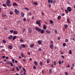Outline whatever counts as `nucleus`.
<instances>
[{"mask_svg":"<svg viewBox=\"0 0 75 75\" xmlns=\"http://www.w3.org/2000/svg\"><path fill=\"white\" fill-rule=\"evenodd\" d=\"M6 4L8 6V7H10L11 6V4H10V0H7L6 1Z\"/></svg>","mask_w":75,"mask_h":75,"instance_id":"1","label":"nucleus"},{"mask_svg":"<svg viewBox=\"0 0 75 75\" xmlns=\"http://www.w3.org/2000/svg\"><path fill=\"white\" fill-rule=\"evenodd\" d=\"M35 29L38 32H40V31H41L42 29H41L39 28L36 27H35Z\"/></svg>","mask_w":75,"mask_h":75,"instance_id":"2","label":"nucleus"},{"mask_svg":"<svg viewBox=\"0 0 75 75\" xmlns=\"http://www.w3.org/2000/svg\"><path fill=\"white\" fill-rule=\"evenodd\" d=\"M67 9L69 12H70L72 10L71 8L70 7H68L67 8Z\"/></svg>","mask_w":75,"mask_h":75,"instance_id":"3","label":"nucleus"},{"mask_svg":"<svg viewBox=\"0 0 75 75\" xmlns=\"http://www.w3.org/2000/svg\"><path fill=\"white\" fill-rule=\"evenodd\" d=\"M14 10L15 13H16V14H19V11H18L16 9H15Z\"/></svg>","mask_w":75,"mask_h":75,"instance_id":"4","label":"nucleus"},{"mask_svg":"<svg viewBox=\"0 0 75 75\" xmlns=\"http://www.w3.org/2000/svg\"><path fill=\"white\" fill-rule=\"evenodd\" d=\"M13 36L11 35L8 37V39L9 40H11V39H12V38H13Z\"/></svg>","mask_w":75,"mask_h":75,"instance_id":"5","label":"nucleus"},{"mask_svg":"<svg viewBox=\"0 0 75 75\" xmlns=\"http://www.w3.org/2000/svg\"><path fill=\"white\" fill-rule=\"evenodd\" d=\"M37 24H38L40 26V21H37L36 22Z\"/></svg>","mask_w":75,"mask_h":75,"instance_id":"6","label":"nucleus"},{"mask_svg":"<svg viewBox=\"0 0 75 75\" xmlns=\"http://www.w3.org/2000/svg\"><path fill=\"white\" fill-rule=\"evenodd\" d=\"M8 48L9 49L11 50V49L13 48V46H12L11 45H9L8 46Z\"/></svg>","mask_w":75,"mask_h":75,"instance_id":"7","label":"nucleus"},{"mask_svg":"<svg viewBox=\"0 0 75 75\" xmlns=\"http://www.w3.org/2000/svg\"><path fill=\"white\" fill-rule=\"evenodd\" d=\"M34 63L35 65L37 66L38 65V63L36 61H35L34 62Z\"/></svg>","mask_w":75,"mask_h":75,"instance_id":"8","label":"nucleus"},{"mask_svg":"<svg viewBox=\"0 0 75 75\" xmlns=\"http://www.w3.org/2000/svg\"><path fill=\"white\" fill-rule=\"evenodd\" d=\"M34 44H32L31 45H30V47L31 48H32L34 47Z\"/></svg>","mask_w":75,"mask_h":75,"instance_id":"9","label":"nucleus"},{"mask_svg":"<svg viewBox=\"0 0 75 75\" xmlns=\"http://www.w3.org/2000/svg\"><path fill=\"white\" fill-rule=\"evenodd\" d=\"M49 72L51 74L52 73V70L50 69H49Z\"/></svg>","mask_w":75,"mask_h":75,"instance_id":"10","label":"nucleus"},{"mask_svg":"<svg viewBox=\"0 0 75 75\" xmlns=\"http://www.w3.org/2000/svg\"><path fill=\"white\" fill-rule=\"evenodd\" d=\"M13 6H17V4L16 3V2H14L13 3Z\"/></svg>","mask_w":75,"mask_h":75,"instance_id":"11","label":"nucleus"},{"mask_svg":"<svg viewBox=\"0 0 75 75\" xmlns=\"http://www.w3.org/2000/svg\"><path fill=\"white\" fill-rule=\"evenodd\" d=\"M67 22H68V23H69H69H70V19H69V18H67Z\"/></svg>","mask_w":75,"mask_h":75,"instance_id":"12","label":"nucleus"},{"mask_svg":"<svg viewBox=\"0 0 75 75\" xmlns=\"http://www.w3.org/2000/svg\"><path fill=\"white\" fill-rule=\"evenodd\" d=\"M50 47L51 48V49H53V44H51L50 46Z\"/></svg>","mask_w":75,"mask_h":75,"instance_id":"13","label":"nucleus"},{"mask_svg":"<svg viewBox=\"0 0 75 75\" xmlns=\"http://www.w3.org/2000/svg\"><path fill=\"white\" fill-rule=\"evenodd\" d=\"M33 4L34 5H38V3L36 2H34L33 3Z\"/></svg>","mask_w":75,"mask_h":75,"instance_id":"14","label":"nucleus"},{"mask_svg":"<svg viewBox=\"0 0 75 75\" xmlns=\"http://www.w3.org/2000/svg\"><path fill=\"white\" fill-rule=\"evenodd\" d=\"M46 32L47 33H48V34H50V31L47 29L46 30Z\"/></svg>","mask_w":75,"mask_h":75,"instance_id":"15","label":"nucleus"},{"mask_svg":"<svg viewBox=\"0 0 75 75\" xmlns=\"http://www.w3.org/2000/svg\"><path fill=\"white\" fill-rule=\"evenodd\" d=\"M45 31V30H41V31H40V32H41V34H43L44 32Z\"/></svg>","mask_w":75,"mask_h":75,"instance_id":"16","label":"nucleus"},{"mask_svg":"<svg viewBox=\"0 0 75 75\" xmlns=\"http://www.w3.org/2000/svg\"><path fill=\"white\" fill-rule=\"evenodd\" d=\"M46 26H45V24H44L43 25V28L44 29V30H46Z\"/></svg>","mask_w":75,"mask_h":75,"instance_id":"17","label":"nucleus"},{"mask_svg":"<svg viewBox=\"0 0 75 75\" xmlns=\"http://www.w3.org/2000/svg\"><path fill=\"white\" fill-rule=\"evenodd\" d=\"M38 43L39 44V45H41L42 44V42L40 40H38Z\"/></svg>","mask_w":75,"mask_h":75,"instance_id":"18","label":"nucleus"},{"mask_svg":"<svg viewBox=\"0 0 75 75\" xmlns=\"http://www.w3.org/2000/svg\"><path fill=\"white\" fill-rule=\"evenodd\" d=\"M22 17H24V13L23 12H22L21 13Z\"/></svg>","mask_w":75,"mask_h":75,"instance_id":"19","label":"nucleus"},{"mask_svg":"<svg viewBox=\"0 0 75 75\" xmlns=\"http://www.w3.org/2000/svg\"><path fill=\"white\" fill-rule=\"evenodd\" d=\"M61 18V16H59L57 17V18H58V20H60Z\"/></svg>","mask_w":75,"mask_h":75,"instance_id":"20","label":"nucleus"},{"mask_svg":"<svg viewBox=\"0 0 75 75\" xmlns=\"http://www.w3.org/2000/svg\"><path fill=\"white\" fill-rule=\"evenodd\" d=\"M13 33L15 34H17V33H18V32H17V31H13Z\"/></svg>","mask_w":75,"mask_h":75,"instance_id":"21","label":"nucleus"},{"mask_svg":"<svg viewBox=\"0 0 75 75\" xmlns=\"http://www.w3.org/2000/svg\"><path fill=\"white\" fill-rule=\"evenodd\" d=\"M16 39V36H14L13 38V40H15V39Z\"/></svg>","mask_w":75,"mask_h":75,"instance_id":"22","label":"nucleus"},{"mask_svg":"<svg viewBox=\"0 0 75 75\" xmlns=\"http://www.w3.org/2000/svg\"><path fill=\"white\" fill-rule=\"evenodd\" d=\"M31 31H32V30L31 28H30L29 30V33H31Z\"/></svg>","mask_w":75,"mask_h":75,"instance_id":"23","label":"nucleus"},{"mask_svg":"<svg viewBox=\"0 0 75 75\" xmlns=\"http://www.w3.org/2000/svg\"><path fill=\"white\" fill-rule=\"evenodd\" d=\"M9 13L11 15H12L13 14V12L12 11H10L9 12Z\"/></svg>","mask_w":75,"mask_h":75,"instance_id":"24","label":"nucleus"},{"mask_svg":"<svg viewBox=\"0 0 75 75\" xmlns=\"http://www.w3.org/2000/svg\"><path fill=\"white\" fill-rule=\"evenodd\" d=\"M40 66H42V65L43 64L42 62L41 61H40Z\"/></svg>","mask_w":75,"mask_h":75,"instance_id":"25","label":"nucleus"},{"mask_svg":"<svg viewBox=\"0 0 75 75\" xmlns=\"http://www.w3.org/2000/svg\"><path fill=\"white\" fill-rule=\"evenodd\" d=\"M2 42H3V43L5 44V43H6V41L5 40H3L2 41Z\"/></svg>","mask_w":75,"mask_h":75,"instance_id":"26","label":"nucleus"},{"mask_svg":"<svg viewBox=\"0 0 75 75\" xmlns=\"http://www.w3.org/2000/svg\"><path fill=\"white\" fill-rule=\"evenodd\" d=\"M22 46L24 47V48H25L26 47V46H25V45L24 44H22Z\"/></svg>","mask_w":75,"mask_h":75,"instance_id":"27","label":"nucleus"},{"mask_svg":"<svg viewBox=\"0 0 75 75\" xmlns=\"http://www.w3.org/2000/svg\"><path fill=\"white\" fill-rule=\"evenodd\" d=\"M50 62V59H48L47 60V63H49Z\"/></svg>","mask_w":75,"mask_h":75,"instance_id":"28","label":"nucleus"},{"mask_svg":"<svg viewBox=\"0 0 75 75\" xmlns=\"http://www.w3.org/2000/svg\"><path fill=\"white\" fill-rule=\"evenodd\" d=\"M64 27H65V28H67L68 27V25L67 24H66L64 25Z\"/></svg>","mask_w":75,"mask_h":75,"instance_id":"29","label":"nucleus"},{"mask_svg":"<svg viewBox=\"0 0 75 75\" xmlns=\"http://www.w3.org/2000/svg\"><path fill=\"white\" fill-rule=\"evenodd\" d=\"M21 56L22 57H24V54L23 53H21Z\"/></svg>","mask_w":75,"mask_h":75,"instance_id":"30","label":"nucleus"},{"mask_svg":"<svg viewBox=\"0 0 75 75\" xmlns=\"http://www.w3.org/2000/svg\"><path fill=\"white\" fill-rule=\"evenodd\" d=\"M50 23H51V24H53V23H54L53 21L52 20L50 21Z\"/></svg>","mask_w":75,"mask_h":75,"instance_id":"31","label":"nucleus"},{"mask_svg":"<svg viewBox=\"0 0 75 75\" xmlns=\"http://www.w3.org/2000/svg\"><path fill=\"white\" fill-rule=\"evenodd\" d=\"M23 70L25 72H26V70L25 69H24V67H23Z\"/></svg>","mask_w":75,"mask_h":75,"instance_id":"32","label":"nucleus"},{"mask_svg":"<svg viewBox=\"0 0 75 75\" xmlns=\"http://www.w3.org/2000/svg\"><path fill=\"white\" fill-rule=\"evenodd\" d=\"M10 62H8V61H7L6 62V63L8 64H10Z\"/></svg>","mask_w":75,"mask_h":75,"instance_id":"33","label":"nucleus"},{"mask_svg":"<svg viewBox=\"0 0 75 75\" xmlns=\"http://www.w3.org/2000/svg\"><path fill=\"white\" fill-rule=\"evenodd\" d=\"M66 44L65 43H64L63 44V46H64V47H65L66 46Z\"/></svg>","mask_w":75,"mask_h":75,"instance_id":"34","label":"nucleus"},{"mask_svg":"<svg viewBox=\"0 0 75 75\" xmlns=\"http://www.w3.org/2000/svg\"><path fill=\"white\" fill-rule=\"evenodd\" d=\"M12 62L13 63H14L15 62H14V61H15V60L14 59H12Z\"/></svg>","mask_w":75,"mask_h":75,"instance_id":"35","label":"nucleus"},{"mask_svg":"<svg viewBox=\"0 0 75 75\" xmlns=\"http://www.w3.org/2000/svg\"><path fill=\"white\" fill-rule=\"evenodd\" d=\"M10 64H11V67H13V63L12 62L10 63Z\"/></svg>","mask_w":75,"mask_h":75,"instance_id":"36","label":"nucleus"},{"mask_svg":"<svg viewBox=\"0 0 75 75\" xmlns=\"http://www.w3.org/2000/svg\"><path fill=\"white\" fill-rule=\"evenodd\" d=\"M25 29H24V28H23V30H22V31L23 33H24V32H25Z\"/></svg>","mask_w":75,"mask_h":75,"instance_id":"37","label":"nucleus"},{"mask_svg":"<svg viewBox=\"0 0 75 75\" xmlns=\"http://www.w3.org/2000/svg\"><path fill=\"white\" fill-rule=\"evenodd\" d=\"M20 42H24V41L22 39H21L20 40Z\"/></svg>","mask_w":75,"mask_h":75,"instance_id":"38","label":"nucleus"},{"mask_svg":"<svg viewBox=\"0 0 75 75\" xmlns=\"http://www.w3.org/2000/svg\"><path fill=\"white\" fill-rule=\"evenodd\" d=\"M54 65H55V66L56 65V64H57L56 62L54 61Z\"/></svg>","mask_w":75,"mask_h":75,"instance_id":"39","label":"nucleus"},{"mask_svg":"<svg viewBox=\"0 0 75 75\" xmlns=\"http://www.w3.org/2000/svg\"><path fill=\"white\" fill-rule=\"evenodd\" d=\"M69 53L70 54H72V52H71V50H69Z\"/></svg>","mask_w":75,"mask_h":75,"instance_id":"40","label":"nucleus"},{"mask_svg":"<svg viewBox=\"0 0 75 75\" xmlns=\"http://www.w3.org/2000/svg\"><path fill=\"white\" fill-rule=\"evenodd\" d=\"M60 64H61V62L60 60H59V62H58Z\"/></svg>","mask_w":75,"mask_h":75,"instance_id":"41","label":"nucleus"},{"mask_svg":"<svg viewBox=\"0 0 75 75\" xmlns=\"http://www.w3.org/2000/svg\"><path fill=\"white\" fill-rule=\"evenodd\" d=\"M57 39L59 40H60V39H61V38H60V37H58V38H57Z\"/></svg>","mask_w":75,"mask_h":75,"instance_id":"42","label":"nucleus"},{"mask_svg":"<svg viewBox=\"0 0 75 75\" xmlns=\"http://www.w3.org/2000/svg\"><path fill=\"white\" fill-rule=\"evenodd\" d=\"M65 11L67 13H69L68 11H67V10L65 9Z\"/></svg>","mask_w":75,"mask_h":75,"instance_id":"43","label":"nucleus"},{"mask_svg":"<svg viewBox=\"0 0 75 75\" xmlns=\"http://www.w3.org/2000/svg\"><path fill=\"white\" fill-rule=\"evenodd\" d=\"M68 42V40L67 39H65V42Z\"/></svg>","mask_w":75,"mask_h":75,"instance_id":"44","label":"nucleus"},{"mask_svg":"<svg viewBox=\"0 0 75 75\" xmlns=\"http://www.w3.org/2000/svg\"><path fill=\"white\" fill-rule=\"evenodd\" d=\"M3 6L4 7H6V4H3Z\"/></svg>","mask_w":75,"mask_h":75,"instance_id":"45","label":"nucleus"},{"mask_svg":"<svg viewBox=\"0 0 75 75\" xmlns=\"http://www.w3.org/2000/svg\"><path fill=\"white\" fill-rule=\"evenodd\" d=\"M10 33H13V30H11L10 31Z\"/></svg>","mask_w":75,"mask_h":75,"instance_id":"46","label":"nucleus"},{"mask_svg":"<svg viewBox=\"0 0 75 75\" xmlns=\"http://www.w3.org/2000/svg\"><path fill=\"white\" fill-rule=\"evenodd\" d=\"M4 51H5V50H4V49H2L1 50V51L2 52H4Z\"/></svg>","mask_w":75,"mask_h":75,"instance_id":"47","label":"nucleus"},{"mask_svg":"<svg viewBox=\"0 0 75 75\" xmlns=\"http://www.w3.org/2000/svg\"><path fill=\"white\" fill-rule=\"evenodd\" d=\"M64 15H65V14H64V13H62V14H61V16H64Z\"/></svg>","mask_w":75,"mask_h":75,"instance_id":"48","label":"nucleus"},{"mask_svg":"<svg viewBox=\"0 0 75 75\" xmlns=\"http://www.w3.org/2000/svg\"><path fill=\"white\" fill-rule=\"evenodd\" d=\"M23 21H26V18H24L23 19Z\"/></svg>","mask_w":75,"mask_h":75,"instance_id":"49","label":"nucleus"},{"mask_svg":"<svg viewBox=\"0 0 75 75\" xmlns=\"http://www.w3.org/2000/svg\"><path fill=\"white\" fill-rule=\"evenodd\" d=\"M33 68L34 69H36V67L35 66H34V67H33Z\"/></svg>","mask_w":75,"mask_h":75,"instance_id":"50","label":"nucleus"},{"mask_svg":"<svg viewBox=\"0 0 75 75\" xmlns=\"http://www.w3.org/2000/svg\"><path fill=\"white\" fill-rule=\"evenodd\" d=\"M65 75H68V73H67V72H66L65 73Z\"/></svg>","mask_w":75,"mask_h":75,"instance_id":"51","label":"nucleus"},{"mask_svg":"<svg viewBox=\"0 0 75 75\" xmlns=\"http://www.w3.org/2000/svg\"><path fill=\"white\" fill-rule=\"evenodd\" d=\"M15 69V68H13V69L12 70V71H14Z\"/></svg>","mask_w":75,"mask_h":75,"instance_id":"52","label":"nucleus"},{"mask_svg":"<svg viewBox=\"0 0 75 75\" xmlns=\"http://www.w3.org/2000/svg\"><path fill=\"white\" fill-rule=\"evenodd\" d=\"M23 61L24 62H25L26 61V60L25 59H23Z\"/></svg>","mask_w":75,"mask_h":75,"instance_id":"53","label":"nucleus"},{"mask_svg":"<svg viewBox=\"0 0 75 75\" xmlns=\"http://www.w3.org/2000/svg\"><path fill=\"white\" fill-rule=\"evenodd\" d=\"M56 0H54V2L53 3L54 4H55L56 3Z\"/></svg>","mask_w":75,"mask_h":75,"instance_id":"54","label":"nucleus"},{"mask_svg":"<svg viewBox=\"0 0 75 75\" xmlns=\"http://www.w3.org/2000/svg\"><path fill=\"white\" fill-rule=\"evenodd\" d=\"M38 50L39 51H41L42 50V49L41 48H39Z\"/></svg>","mask_w":75,"mask_h":75,"instance_id":"55","label":"nucleus"},{"mask_svg":"<svg viewBox=\"0 0 75 75\" xmlns=\"http://www.w3.org/2000/svg\"><path fill=\"white\" fill-rule=\"evenodd\" d=\"M19 68L20 69H21L22 68V66H19Z\"/></svg>","mask_w":75,"mask_h":75,"instance_id":"56","label":"nucleus"},{"mask_svg":"<svg viewBox=\"0 0 75 75\" xmlns=\"http://www.w3.org/2000/svg\"><path fill=\"white\" fill-rule=\"evenodd\" d=\"M55 32L56 34H57V30H55Z\"/></svg>","mask_w":75,"mask_h":75,"instance_id":"57","label":"nucleus"},{"mask_svg":"<svg viewBox=\"0 0 75 75\" xmlns=\"http://www.w3.org/2000/svg\"><path fill=\"white\" fill-rule=\"evenodd\" d=\"M4 30H7V28H4Z\"/></svg>","mask_w":75,"mask_h":75,"instance_id":"58","label":"nucleus"},{"mask_svg":"<svg viewBox=\"0 0 75 75\" xmlns=\"http://www.w3.org/2000/svg\"><path fill=\"white\" fill-rule=\"evenodd\" d=\"M74 65H75V64H74V63H73L72 64V67H74Z\"/></svg>","mask_w":75,"mask_h":75,"instance_id":"59","label":"nucleus"},{"mask_svg":"<svg viewBox=\"0 0 75 75\" xmlns=\"http://www.w3.org/2000/svg\"><path fill=\"white\" fill-rule=\"evenodd\" d=\"M67 67L68 68H69L70 67V65L69 64L67 66Z\"/></svg>","mask_w":75,"mask_h":75,"instance_id":"60","label":"nucleus"},{"mask_svg":"<svg viewBox=\"0 0 75 75\" xmlns=\"http://www.w3.org/2000/svg\"><path fill=\"white\" fill-rule=\"evenodd\" d=\"M51 43L52 44H53V42L52 41H51Z\"/></svg>","mask_w":75,"mask_h":75,"instance_id":"61","label":"nucleus"},{"mask_svg":"<svg viewBox=\"0 0 75 75\" xmlns=\"http://www.w3.org/2000/svg\"><path fill=\"white\" fill-rule=\"evenodd\" d=\"M26 10H27L28 11L29 10V9H28V8L27 7L26 8Z\"/></svg>","mask_w":75,"mask_h":75,"instance_id":"62","label":"nucleus"},{"mask_svg":"<svg viewBox=\"0 0 75 75\" xmlns=\"http://www.w3.org/2000/svg\"><path fill=\"white\" fill-rule=\"evenodd\" d=\"M73 40L74 41V42H75V38H73Z\"/></svg>","mask_w":75,"mask_h":75,"instance_id":"63","label":"nucleus"},{"mask_svg":"<svg viewBox=\"0 0 75 75\" xmlns=\"http://www.w3.org/2000/svg\"><path fill=\"white\" fill-rule=\"evenodd\" d=\"M48 2L49 3H50L51 2V0H48Z\"/></svg>","mask_w":75,"mask_h":75,"instance_id":"64","label":"nucleus"}]
</instances>
